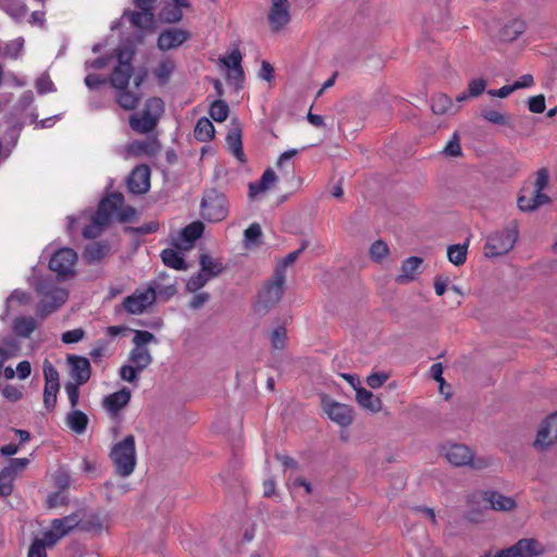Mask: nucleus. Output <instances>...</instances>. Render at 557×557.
Listing matches in <instances>:
<instances>
[{
	"mask_svg": "<svg viewBox=\"0 0 557 557\" xmlns=\"http://www.w3.org/2000/svg\"><path fill=\"white\" fill-rule=\"evenodd\" d=\"M174 70V64L172 61H162L154 70V75L160 85H165L171 76V73Z\"/></svg>",
	"mask_w": 557,
	"mask_h": 557,
	"instance_id": "nucleus-46",
	"label": "nucleus"
},
{
	"mask_svg": "<svg viewBox=\"0 0 557 557\" xmlns=\"http://www.w3.org/2000/svg\"><path fill=\"white\" fill-rule=\"evenodd\" d=\"M81 522V511L77 510L71 515H67L61 519H53L51 527L55 530L66 531V535L74 529H78Z\"/></svg>",
	"mask_w": 557,
	"mask_h": 557,
	"instance_id": "nucleus-33",
	"label": "nucleus"
},
{
	"mask_svg": "<svg viewBox=\"0 0 557 557\" xmlns=\"http://www.w3.org/2000/svg\"><path fill=\"white\" fill-rule=\"evenodd\" d=\"M441 453L455 467H466L473 457L469 446L458 443H447L441 446Z\"/></svg>",
	"mask_w": 557,
	"mask_h": 557,
	"instance_id": "nucleus-11",
	"label": "nucleus"
},
{
	"mask_svg": "<svg viewBox=\"0 0 557 557\" xmlns=\"http://www.w3.org/2000/svg\"><path fill=\"white\" fill-rule=\"evenodd\" d=\"M481 116L494 124V125H500V126H508V127H511V124H510V116L508 114H505V113H500L498 111H495V110H483L481 112Z\"/></svg>",
	"mask_w": 557,
	"mask_h": 557,
	"instance_id": "nucleus-43",
	"label": "nucleus"
},
{
	"mask_svg": "<svg viewBox=\"0 0 557 557\" xmlns=\"http://www.w3.org/2000/svg\"><path fill=\"white\" fill-rule=\"evenodd\" d=\"M423 263V259L420 257L411 256L401 262V274L396 276V282L405 284L411 282L416 277V272L419 267Z\"/></svg>",
	"mask_w": 557,
	"mask_h": 557,
	"instance_id": "nucleus-24",
	"label": "nucleus"
},
{
	"mask_svg": "<svg viewBox=\"0 0 557 557\" xmlns=\"http://www.w3.org/2000/svg\"><path fill=\"white\" fill-rule=\"evenodd\" d=\"M115 473L126 478L136 467V445L134 435L129 434L121 442L113 445L110 453Z\"/></svg>",
	"mask_w": 557,
	"mask_h": 557,
	"instance_id": "nucleus-2",
	"label": "nucleus"
},
{
	"mask_svg": "<svg viewBox=\"0 0 557 557\" xmlns=\"http://www.w3.org/2000/svg\"><path fill=\"white\" fill-rule=\"evenodd\" d=\"M117 103L125 110H134L139 101L140 97L131 92L128 88L119 90Z\"/></svg>",
	"mask_w": 557,
	"mask_h": 557,
	"instance_id": "nucleus-44",
	"label": "nucleus"
},
{
	"mask_svg": "<svg viewBox=\"0 0 557 557\" xmlns=\"http://www.w3.org/2000/svg\"><path fill=\"white\" fill-rule=\"evenodd\" d=\"M200 270L206 273L209 278L216 277L222 274L226 267L218 259H213L208 253H201L199 256Z\"/></svg>",
	"mask_w": 557,
	"mask_h": 557,
	"instance_id": "nucleus-28",
	"label": "nucleus"
},
{
	"mask_svg": "<svg viewBox=\"0 0 557 557\" xmlns=\"http://www.w3.org/2000/svg\"><path fill=\"white\" fill-rule=\"evenodd\" d=\"M77 261V253L72 248L57 250L49 260V269L58 274L60 278H66L75 274L74 264Z\"/></svg>",
	"mask_w": 557,
	"mask_h": 557,
	"instance_id": "nucleus-7",
	"label": "nucleus"
},
{
	"mask_svg": "<svg viewBox=\"0 0 557 557\" xmlns=\"http://www.w3.org/2000/svg\"><path fill=\"white\" fill-rule=\"evenodd\" d=\"M162 262L175 270H187L188 265L185 259L174 249L166 248L161 252Z\"/></svg>",
	"mask_w": 557,
	"mask_h": 557,
	"instance_id": "nucleus-35",
	"label": "nucleus"
},
{
	"mask_svg": "<svg viewBox=\"0 0 557 557\" xmlns=\"http://www.w3.org/2000/svg\"><path fill=\"white\" fill-rule=\"evenodd\" d=\"M108 225L97 224L96 223V214L94 213L91 218V224L86 225L83 230V236L87 239H94L102 233L104 227Z\"/></svg>",
	"mask_w": 557,
	"mask_h": 557,
	"instance_id": "nucleus-57",
	"label": "nucleus"
},
{
	"mask_svg": "<svg viewBox=\"0 0 557 557\" xmlns=\"http://www.w3.org/2000/svg\"><path fill=\"white\" fill-rule=\"evenodd\" d=\"M83 384H77L73 382H66L64 385L65 392L69 397L70 405L72 409H75L79 401V386Z\"/></svg>",
	"mask_w": 557,
	"mask_h": 557,
	"instance_id": "nucleus-56",
	"label": "nucleus"
},
{
	"mask_svg": "<svg viewBox=\"0 0 557 557\" xmlns=\"http://www.w3.org/2000/svg\"><path fill=\"white\" fill-rule=\"evenodd\" d=\"M131 397V391L124 386L120 391L106 396L102 400V407L111 418H115L128 405Z\"/></svg>",
	"mask_w": 557,
	"mask_h": 557,
	"instance_id": "nucleus-18",
	"label": "nucleus"
},
{
	"mask_svg": "<svg viewBox=\"0 0 557 557\" xmlns=\"http://www.w3.org/2000/svg\"><path fill=\"white\" fill-rule=\"evenodd\" d=\"M215 128L212 122L206 117H200L195 126L194 136L198 141H209L214 138Z\"/></svg>",
	"mask_w": 557,
	"mask_h": 557,
	"instance_id": "nucleus-31",
	"label": "nucleus"
},
{
	"mask_svg": "<svg viewBox=\"0 0 557 557\" xmlns=\"http://www.w3.org/2000/svg\"><path fill=\"white\" fill-rule=\"evenodd\" d=\"M356 400L360 407L376 413L382 410V400L367 388L359 386L357 388Z\"/></svg>",
	"mask_w": 557,
	"mask_h": 557,
	"instance_id": "nucleus-25",
	"label": "nucleus"
},
{
	"mask_svg": "<svg viewBox=\"0 0 557 557\" xmlns=\"http://www.w3.org/2000/svg\"><path fill=\"white\" fill-rule=\"evenodd\" d=\"M127 186L132 194H146L150 188V168L146 164L135 166L128 175Z\"/></svg>",
	"mask_w": 557,
	"mask_h": 557,
	"instance_id": "nucleus-16",
	"label": "nucleus"
},
{
	"mask_svg": "<svg viewBox=\"0 0 557 557\" xmlns=\"http://www.w3.org/2000/svg\"><path fill=\"white\" fill-rule=\"evenodd\" d=\"M69 293L65 288L55 289L53 298H42L37 306V314L45 319L52 312L57 311L66 302Z\"/></svg>",
	"mask_w": 557,
	"mask_h": 557,
	"instance_id": "nucleus-19",
	"label": "nucleus"
},
{
	"mask_svg": "<svg viewBox=\"0 0 557 557\" xmlns=\"http://www.w3.org/2000/svg\"><path fill=\"white\" fill-rule=\"evenodd\" d=\"M117 221L120 223H127V222H131V221H135L138 219V212L137 210L132 207V206H126V207H122L119 211H117Z\"/></svg>",
	"mask_w": 557,
	"mask_h": 557,
	"instance_id": "nucleus-59",
	"label": "nucleus"
},
{
	"mask_svg": "<svg viewBox=\"0 0 557 557\" xmlns=\"http://www.w3.org/2000/svg\"><path fill=\"white\" fill-rule=\"evenodd\" d=\"M160 141L157 139V137H152L148 140H134L129 147L128 150L134 156H154L160 150Z\"/></svg>",
	"mask_w": 557,
	"mask_h": 557,
	"instance_id": "nucleus-27",
	"label": "nucleus"
},
{
	"mask_svg": "<svg viewBox=\"0 0 557 557\" xmlns=\"http://www.w3.org/2000/svg\"><path fill=\"white\" fill-rule=\"evenodd\" d=\"M116 60L120 65H133L132 61L135 55V49L132 46L117 47L115 49Z\"/></svg>",
	"mask_w": 557,
	"mask_h": 557,
	"instance_id": "nucleus-52",
	"label": "nucleus"
},
{
	"mask_svg": "<svg viewBox=\"0 0 557 557\" xmlns=\"http://www.w3.org/2000/svg\"><path fill=\"white\" fill-rule=\"evenodd\" d=\"M557 441V412L549 414L541 424L534 446L546 449Z\"/></svg>",
	"mask_w": 557,
	"mask_h": 557,
	"instance_id": "nucleus-14",
	"label": "nucleus"
},
{
	"mask_svg": "<svg viewBox=\"0 0 557 557\" xmlns=\"http://www.w3.org/2000/svg\"><path fill=\"white\" fill-rule=\"evenodd\" d=\"M268 21L273 32H278L290 21L288 0H271Z\"/></svg>",
	"mask_w": 557,
	"mask_h": 557,
	"instance_id": "nucleus-13",
	"label": "nucleus"
},
{
	"mask_svg": "<svg viewBox=\"0 0 557 557\" xmlns=\"http://www.w3.org/2000/svg\"><path fill=\"white\" fill-rule=\"evenodd\" d=\"M518 234L519 223L517 220H512L503 231L494 232L487 237L484 255L488 258L506 255L513 248Z\"/></svg>",
	"mask_w": 557,
	"mask_h": 557,
	"instance_id": "nucleus-3",
	"label": "nucleus"
},
{
	"mask_svg": "<svg viewBox=\"0 0 557 557\" xmlns=\"http://www.w3.org/2000/svg\"><path fill=\"white\" fill-rule=\"evenodd\" d=\"M321 406L327 417L342 428H347L354 422V409L334 400L330 395H321Z\"/></svg>",
	"mask_w": 557,
	"mask_h": 557,
	"instance_id": "nucleus-6",
	"label": "nucleus"
},
{
	"mask_svg": "<svg viewBox=\"0 0 557 557\" xmlns=\"http://www.w3.org/2000/svg\"><path fill=\"white\" fill-rule=\"evenodd\" d=\"M209 280V276L200 270V272L189 277V280L186 283V289L190 293H195L198 289L202 288L208 283Z\"/></svg>",
	"mask_w": 557,
	"mask_h": 557,
	"instance_id": "nucleus-51",
	"label": "nucleus"
},
{
	"mask_svg": "<svg viewBox=\"0 0 557 557\" xmlns=\"http://www.w3.org/2000/svg\"><path fill=\"white\" fill-rule=\"evenodd\" d=\"M163 112V100L159 97H151L147 99L140 115L134 113L129 116V126L138 134L150 133L157 126L158 121Z\"/></svg>",
	"mask_w": 557,
	"mask_h": 557,
	"instance_id": "nucleus-4",
	"label": "nucleus"
},
{
	"mask_svg": "<svg viewBox=\"0 0 557 557\" xmlns=\"http://www.w3.org/2000/svg\"><path fill=\"white\" fill-rule=\"evenodd\" d=\"M275 181V172L271 168L267 169L258 182L249 183V197L255 198L258 194L265 191L269 189L270 184L274 183Z\"/></svg>",
	"mask_w": 557,
	"mask_h": 557,
	"instance_id": "nucleus-30",
	"label": "nucleus"
},
{
	"mask_svg": "<svg viewBox=\"0 0 557 557\" xmlns=\"http://www.w3.org/2000/svg\"><path fill=\"white\" fill-rule=\"evenodd\" d=\"M109 252L110 246L107 242H91L85 246L82 257L87 264H95L107 257Z\"/></svg>",
	"mask_w": 557,
	"mask_h": 557,
	"instance_id": "nucleus-21",
	"label": "nucleus"
},
{
	"mask_svg": "<svg viewBox=\"0 0 557 557\" xmlns=\"http://www.w3.org/2000/svg\"><path fill=\"white\" fill-rule=\"evenodd\" d=\"M81 511V522L78 524V530L84 532L98 531L100 532L103 528L102 520L98 513H90L86 516L84 510Z\"/></svg>",
	"mask_w": 557,
	"mask_h": 557,
	"instance_id": "nucleus-37",
	"label": "nucleus"
},
{
	"mask_svg": "<svg viewBox=\"0 0 557 557\" xmlns=\"http://www.w3.org/2000/svg\"><path fill=\"white\" fill-rule=\"evenodd\" d=\"M529 191V189L522 188L517 199L518 208L523 212L534 211V209L529 208L532 206V195Z\"/></svg>",
	"mask_w": 557,
	"mask_h": 557,
	"instance_id": "nucleus-58",
	"label": "nucleus"
},
{
	"mask_svg": "<svg viewBox=\"0 0 557 557\" xmlns=\"http://www.w3.org/2000/svg\"><path fill=\"white\" fill-rule=\"evenodd\" d=\"M36 327L37 322L33 317H16L13 320V331L17 336L27 338Z\"/></svg>",
	"mask_w": 557,
	"mask_h": 557,
	"instance_id": "nucleus-32",
	"label": "nucleus"
},
{
	"mask_svg": "<svg viewBox=\"0 0 557 557\" xmlns=\"http://www.w3.org/2000/svg\"><path fill=\"white\" fill-rule=\"evenodd\" d=\"M286 330L283 326H278L273 330L271 334V343L273 348L283 349L285 346Z\"/></svg>",
	"mask_w": 557,
	"mask_h": 557,
	"instance_id": "nucleus-60",
	"label": "nucleus"
},
{
	"mask_svg": "<svg viewBox=\"0 0 557 557\" xmlns=\"http://www.w3.org/2000/svg\"><path fill=\"white\" fill-rule=\"evenodd\" d=\"M134 72L135 70L133 65L116 64L109 77L111 86L117 90H124L128 88L129 81L134 75Z\"/></svg>",
	"mask_w": 557,
	"mask_h": 557,
	"instance_id": "nucleus-22",
	"label": "nucleus"
},
{
	"mask_svg": "<svg viewBox=\"0 0 557 557\" xmlns=\"http://www.w3.org/2000/svg\"><path fill=\"white\" fill-rule=\"evenodd\" d=\"M190 38V33L182 28H168L159 34L157 47L161 51L178 48Z\"/></svg>",
	"mask_w": 557,
	"mask_h": 557,
	"instance_id": "nucleus-15",
	"label": "nucleus"
},
{
	"mask_svg": "<svg viewBox=\"0 0 557 557\" xmlns=\"http://www.w3.org/2000/svg\"><path fill=\"white\" fill-rule=\"evenodd\" d=\"M469 239L465 244L450 245L447 248V258L456 267L462 265L467 260Z\"/></svg>",
	"mask_w": 557,
	"mask_h": 557,
	"instance_id": "nucleus-36",
	"label": "nucleus"
},
{
	"mask_svg": "<svg viewBox=\"0 0 557 557\" xmlns=\"http://www.w3.org/2000/svg\"><path fill=\"white\" fill-rule=\"evenodd\" d=\"M443 153L449 157H461L462 156V149L460 146V137L457 132L454 133L451 139L447 143L445 146Z\"/></svg>",
	"mask_w": 557,
	"mask_h": 557,
	"instance_id": "nucleus-54",
	"label": "nucleus"
},
{
	"mask_svg": "<svg viewBox=\"0 0 557 557\" xmlns=\"http://www.w3.org/2000/svg\"><path fill=\"white\" fill-rule=\"evenodd\" d=\"M66 425L76 434H83L86 432L89 418L79 409H72L65 417Z\"/></svg>",
	"mask_w": 557,
	"mask_h": 557,
	"instance_id": "nucleus-26",
	"label": "nucleus"
},
{
	"mask_svg": "<svg viewBox=\"0 0 557 557\" xmlns=\"http://www.w3.org/2000/svg\"><path fill=\"white\" fill-rule=\"evenodd\" d=\"M45 385L60 386V375L57 368L49 361L45 360L44 366Z\"/></svg>",
	"mask_w": 557,
	"mask_h": 557,
	"instance_id": "nucleus-45",
	"label": "nucleus"
},
{
	"mask_svg": "<svg viewBox=\"0 0 557 557\" xmlns=\"http://www.w3.org/2000/svg\"><path fill=\"white\" fill-rule=\"evenodd\" d=\"M136 8L144 11L145 22L148 26H152L154 23L153 5L156 0H133Z\"/></svg>",
	"mask_w": 557,
	"mask_h": 557,
	"instance_id": "nucleus-47",
	"label": "nucleus"
},
{
	"mask_svg": "<svg viewBox=\"0 0 557 557\" xmlns=\"http://www.w3.org/2000/svg\"><path fill=\"white\" fill-rule=\"evenodd\" d=\"M69 364V374L73 383L86 384L91 376V366L86 357L69 355L66 358Z\"/></svg>",
	"mask_w": 557,
	"mask_h": 557,
	"instance_id": "nucleus-12",
	"label": "nucleus"
},
{
	"mask_svg": "<svg viewBox=\"0 0 557 557\" xmlns=\"http://www.w3.org/2000/svg\"><path fill=\"white\" fill-rule=\"evenodd\" d=\"M285 274L274 271L272 278L265 281L253 304L256 313L264 315L278 304L284 295Z\"/></svg>",
	"mask_w": 557,
	"mask_h": 557,
	"instance_id": "nucleus-1",
	"label": "nucleus"
},
{
	"mask_svg": "<svg viewBox=\"0 0 557 557\" xmlns=\"http://www.w3.org/2000/svg\"><path fill=\"white\" fill-rule=\"evenodd\" d=\"M60 386L45 385L44 388V406L48 411H52L57 405V395Z\"/></svg>",
	"mask_w": 557,
	"mask_h": 557,
	"instance_id": "nucleus-50",
	"label": "nucleus"
},
{
	"mask_svg": "<svg viewBox=\"0 0 557 557\" xmlns=\"http://www.w3.org/2000/svg\"><path fill=\"white\" fill-rule=\"evenodd\" d=\"M228 200L224 193L210 188L205 190L200 203V215L203 220L216 223L228 215Z\"/></svg>",
	"mask_w": 557,
	"mask_h": 557,
	"instance_id": "nucleus-5",
	"label": "nucleus"
},
{
	"mask_svg": "<svg viewBox=\"0 0 557 557\" xmlns=\"http://www.w3.org/2000/svg\"><path fill=\"white\" fill-rule=\"evenodd\" d=\"M156 288L149 286L144 292L136 290L133 295L125 297L122 306L128 313L140 314L156 301Z\"/></svg>",
	"mask_w": 557,
	"mask_h": 557,
	"instance_id": "nucleus-9",
	"label": "nucleus"
},
{
	"mask_svg": "<svg viewBox=\"0 0 557 557\" xmlns=\"http://www.w3.org/2000/svg\"><path fill=\"white\" fill-rule=\"evenodd\" d=\"M528 108L532 113H542L545 110V96L537 95L530 97L528 100Z\"/></svg>",
	"mask_w": 557,
	"mask_h": 557,
	"instance_id": "nucleus-63",
	"label": "nucleus"
},
{
	"mask_svg": "<svg viewBox=\"0 0 557 557\" xmlns=\"http://www.w3.org/2000/svg\"><path fill=\"white\" fill-rule=\"evenodd\" d=\"M485 502L486 509L506 511L511 510L516 506V502L511 497L504 496L496 491H486L481 494Z\"/></svg>",
	"mask_w": 557,
	"mask_h": 557,
	"instance_id": "nucleus-20",
	"label": "nucleus"
},
{
	"mask_svg": "<svg viewBox=\"0 0 557 557\" xmlns=\"http://www.w3.org/2000/svg\"><path fill=\"white\" fill-rule=\"evenodd\" d=\"M388 255V246L383 240L374 242L370 247V256L375 261H381Z\"/></svg>",
	"mask_w": 557,
	"mask_h": 557,
	"instance_id": "nucleus-55",
	"label": "nucleus"
},
{
	"mask_svg": "<svg viewBox=\"0 0 557 557\" xmlns=\"http://www.w3.org/2000/svg\"><path fill=\"white\" fill-rule=\"evenodd\" d=\"M128 360L135 364V368L143 371L152 362V356L148 348L134 347L129 352Z\"/></svg>",
	"mask_w": 557,
	"mask_h": 557,
	"instance_id": "nucleus-34",
	"label": "nucleus"
},
{
	"mask_svg": "<svg viewBox=\"0 0 557 557\" xmlns=\"http://www.w3.org/2000/svg\"><path fill=\"white\" fill-rule=\"evenodd\" d=\"M261 237L262 231L259 223L250 224L244 232V238L247 247L260 246L262 244Z\"/></svg>",
	"mask_w": 557,
	"mask_h": 557,
	"instance_id": "nucleus-42",
	"label": "nucleus"
},
{
	"mask_svg": "<svg viewBox=\"0 0 557 557\" xmlns=\"http://www.w3.org/2000/svg\"><path fill=\"white\" fill-rule=\"evenodd\" d=\"M539 543L534 539H522L510 547L500 549L495 554L488 552L484 557H533L539 554Z\"/></svg>",
	"mask_w": 557,
	"mask_h": 557,
	"instance_id": "nucleus-10",
	"label": "nucleus"
},
{
	"mask_svg": "<svg viewBox=\"0 0 557 557\" xmlns=\"http://www.w3.org/2000/svg\"><path fill=\"white\" fill-rule=\"evenodd\" d=\"M205 231V224L201 221H194L187 226H185L180 233V239L184 243V245L178 246V248L188 250L193 247L194 243L199 239Z\"/></svg>",
	"mask_w": 557,
	"mask_h": 557,
	"instance_id": "nucleus-23",
	"label": "nucleus"
},
{
	"mask_svg": "<svg viewBox=\"0 0 557 557\" xmlns=\"http://www.w3.org/2000/svg\"><path fill=\"white\" fill-rule=\"evenodd\" d=\"M14 480L15 475L12 474L11 468H3L0 471V497H7L12 494Z\"/></svg>",
	"mask_w": 557,
	"mask_h": 557,
	"instance_id": "nucleus-41",
	"label": "nucleus"
},
{
	"mask_svg": "<svg viewBox=\"0 0 557 557\" xmlns=\"http://www.w3.org/2000/svg\"><path fill=\"white\" fill-rule=\"evenodd\" d=\"M159 227H160V224L158 221H150L140 226H125L124 233L136 234V235H147V234L158 232Z\"/></svg>",
	"mask_w": 557,
	"mask_h": 557,
	"instance_id": "nucleus-49",
	"label": "nucleus"
},
{
	"mask_svg": "<svg viewBox=\"0 0 557 557\" xmlns=\"http://www.w3.org/2000/svg\"><path fill=\"white\" fill-rule=\"evenodd\" d=\"M431 109L434 114H446L453 109L451 99L445 94L434 95L431 100Z\"/></svg>",
	"mask_w": 557,
	"mask_h": 557,
	"instance_id": "nucleus-39",
	"label": "nucleus"
},
{
	"mask_svg": "<svg viewBox=\"0 0 557 557\" xmlns=\"http://www.w3.org/2000/svg\"><path fill=\"white\" fill-rule=\"evenodd\" d=\"M243 127L237 117H233L230 128L226 134V144L230 152L242 163L246 162L243 141H242Z\"/></svg>",
	"mask_w": 557,
	"mask_h": 557,
	"instance_id": "nucleus-17",
	"label": "nucleus"
},
{
	"mask_svg": "<svg viewBox=\"0 0 557 557\" xmlns=\"http://www.w3.org/2000/svg\"><path fill=\"white\" fill-rule=\"evenodd\" d=\"M160 20L164 23L175 24L182 21L183 12L173 3H166L160 11Z\"/></svg>",
	"mask_w": 557,
	"mask_h": 557,
	"instance_id": "nucleus-40",
	"label": "nucleus"
},
{
	"mask_svg": "<svg viewBox=\"0 0 557 557\" xmlns=\"http://www.w3.org/2000/svg\"><path fill=\"white\" fill-rule=\"evenodd\" d=\"M230 113V107L223 99H215L209 108V115L218 123L224 122Z\"/></svg>",
	"mask_w": 557,
	"mask_h": 557,
	"instance_id": "nucleus-38",
	"label": "nucleus"
},
{
	"mask_svg": "<svg viewBox=\"0 0 557 557\" xmlns=\"http://www.w3.org/2000/svg\"><path fill=\"white\" fill-rule=\"evenodd\" d=\"M525 28L527 25L524 21L513 18L502 27L499 32L500 39L504 41L511 42L516 40L521 34H523L525 32Z\"/></svg>",
	"mask_w": 557,
	"mask_h": 557,
	"instance_id": "nucleus-29",
	"label": "nucleus"
},
{
	"mask_svg": "<svg viewBox=\"0 0 557 557\" xmlns=\"http://www.w3.org/2000/svg\"><path fill=\"white\" fill-rule=\"evenodd\" d=\"M133 343L135 347L147 348L146 345L149 343H157V337L149 331H134Z\"/></svg>",
	"mask_w": 557,
	"mask_h": 557,
	"instance_id": "nucleus-53",
	"label": "nucleus"
},
{
	"mask_svg": "<svg viewBox=\"0 0 557 557\" xmlns=\"http://www.w3.org/2000/svg\"><path fill=\"white\" fill-rule=\"evenodd\" d=\"M124 206V195L120 191H114L109 196L102 198L95 212L96 223L109 225L114 213Z\"/></svg>",
	"mask_w": 557,
	"mask_h": 557,
	"instance_id": "nucleus-8",
	"label": "nucleus"
},
{
	"mask_svg": "<svg viewBox=\"0 0 557 557\" xmlns=\"http://www.w3.org/2000/svg\"><path fill=\"white\" fill-rule=\"evenodd\" d=\"M138 372H141L134 366L125 364L122 366L120 369V376L123 381H126L128 383H134L138 380Z\"/></svg>",
	"mask_w": 557,
	"mask_h": 557,
	"instance_id": "nucleus-62",
	"label": "nucleus"
},
{
	"mask_svg": "<svg viewBox=\"0 0 557 557\" xmlns=\"http://www.w3.org/2000/svg\"><path fill=\"white\" fill-rule=\"evenodd\" d=\"M60 288L54 286L51 278H40L35 286L37 294L42 298H53L54 290Z\"/></svg>",
	"mask_w": 557,
	"mask_h": 557,
	"instance_id": "nucleus-48",
	"label": "nucleus"
},
{
	"mask_svg": "<svg viewBox=\"0 0 557 557\" xmlns=\"http://www.w3.org/2000/svg\"><path fill=\"white\" fill-rule=\"evenodd\" d=\"M486 88V81L483 78H474L470 81L468 86V96L473 98L481 96Z\"/></svg>",
	"mask_w": 557,
	"mask_h": 557,
	"instance_id": "nucleus-61",
	"label": "nucleus"
},
{
	"mask_svg": "<svg viewBox=\"0 0 557 557\" xmlns=\"http://www.w3.org/2000/svg\"><path fill=\"white\" fill-rule=\"evenodd\" d=\"M27 557H47L45 543L39 539H35L29 546Z\"/></svg>",
	"mask_w": 557,
	"mask_h": 557,
	"instance_id": "nucleus-64",
	"label": "nucleus"
}]
</instances>
